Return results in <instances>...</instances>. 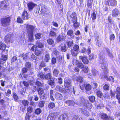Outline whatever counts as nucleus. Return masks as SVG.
<instances>
[{"mask_svg": "<svg viewBox=\"0 0 120 120\" xmlns=\"http://www.w3.org/2000/svg\"><path fill=\"white\" fill-rule=\"evenodd\" d=\"M99 61V63L101 64V68L104 72L105 74H107L108 73V69L106 60L103 56H100Z\"/></svg>", "mask_w": 120, "mask_h": 120, "instance_id": "f257e3e1", "label": "nucleus"}, {"mask_svg": "<svg viewBox=\"0 0 120 120\" xmlns=\"http://www.w3.org/2000/svg\"><path fill=\"white\" fill-rule=\"evenodd\" d=\"M38 76L41 79L45 78V79L47 80L50 79L52 78L51 74L50 72L44 75L42 72H39L38 74Z\"/></svg>", "mask_w": 120, "mask_h": 120, "instance_id": "f03ea898", "label": "nucleus"}, {"mask_svg": "<svg viewBox=\"0 0 120 120\" xmlns=\"http://www.w3.org/2000/svg\"><path fill=\"white\" fill-rule=\"evenodd\" d=\"M35 26L27 24L26 25V29L28 34H33L34 29L35 28Z\"/></svg>", "mask_w": 120, "mask_h": 120, "instance_id": "7ed1b4c3", "label": "nucleus"}, {"mask_svg": "<svg viewBox=\"0 0 120 120\" xmlns=\"http://www.w3.org/2000/svg\"><path fill=\"white\" fill-rule=\"evenodd\" d=\"M1 21L2 25L6 27L9 24L10 20L9 18H2Z\"/></svg>", "mask_w": 120, "mask_h": 120, "instance_id": "20e7f679", "label": "nucleus"}, {"mask_svg": "<svg viewBox=\"0 0 120 120\" xmlns=\"http://www.w3.org/2000/svg\"><path fill=\"white\" fill-rule=\"evenodd\" d=\"M70 11L68 12L67 14V19H68L70 17L72 21H75V20H77L76 14L75 13H73L71 15L70 14Z\"/></svg>", "mask_w": 120, "mask_h": 120, "instance_id": "39448f33", "label": "nucleus"}, {"mask_svg": "<svg viewBox=\"0 0 120 120\" xmlns=\"http://www.w3.org/2000/svg\"><path fill=\"white\" fill-rule=\"evenodd\" d=\"M6 54H2L1 58L0 59V64H3L7 59V51H6Z\"/></svg>", "mask_w": 120, "mask_h": 120, "instance_id": "423d86ee", "label": "nucleus"}, {"mask_svg": "<svg viewBox=\"0 0 120 120\" xmlns=\"http://www.w3.org/2000/svg\"><path fill=\"white\" fill-rule=\"evenodd\" d=\"M13 38V35L11 34H8L6 35L4 38L5 42L8 43H9L12 41Z\"/></svg>", "mask_w": 120, "mask_h": 120, "instance_id": "0eeeda50", "label": "nucleus"}, {"mask_svg": "<svg viewBox=\"0 0 120 120\" xmlns=\"http://www.w3.org/2000/svg\"><path fill=\"white\" fill-rule=\"evenodd\" d=\"M65 34L63 33H61L56 38V41L58 42H60L64 41L65 38Z\"/></svg>", "mask_w": 120, "mask_h": 120, "instance_id": "6e6552de", "label": "nucleus"}, {"mask_svg": "<svg viewBox=\"0 0 120 120\" xmlns=\"http://www.w3.org/2000/svg\"><path fill=\"white\" fill-rule=\"evenodd\" d=\"M71 80L67 78H65L64 81V85L65 88L69 87L71 85Z\"/></svg>", "mask_w": 120, "mask_h": 120, "instance_id": "1a4fd4ad", "label": "nucleus"}, {"mask_svg": "<svg viewBox=\"0 0 120 120\" xmlns=\"http://www.w3.org/2000/svg\"><path fill=\"white\" fill-rule=\"evenodd\" d=\"M106 4L108 5L116 6L117 4V2L116 0H108L106 1Z\"/></svg>", "mask_w": 120, "mask_h": 120, "instance_id": "9d476101", "label": "nucleus"}, {"mask_svg": "<svg viewBox=\"0 0 120 120\" xmlns=\"http://www.w3.org/2000/svg\"><path fill=\"white\" fill-rule=\"evenodd\" d=\"M73 64H75L77 66L81 68H84V65L81 62H80L77 60H74L73 61Z\"/></svg>", "mask_w": 120, "mask_h": 120, "instance_id": "9b49d317", "label": "nucleus"}, {"mask_svg": "<svg viewBox=\"0 0 120 120\" xmlns=\"http://www.w3.org/2000/svg\"><path fill=\"white\" fill-rule=\"evenodd\" d=\"M79 58L84 64H87L89 62V61L88 59L85 56H79Z\"/></svg>", "mask_w": 120, "mask_h": 120, "instance_id": "f8f14e48", "label": "nucleus"}, {"mask_svg": "<svg viewBox=\"0 0 120 120\" xmlns=\"http://www.w3.org/2000/svg\"><path fill=\"white\" fill-rule=\"evenodd\" d=\"M6 49V46L3 43L0 42V49L3 50L2 52V54H6V51L8 50H5Z\"/></svg>", "mask_w": 120, "mask_h": 120, "instance_id": "ddd939ff", "label": "nucleus"}, {"mask_svg": "<svg viewBox=\"0 0 120 120\" xmlns=\"http://www.w3.org/2000/svg\"><path fill=\"white\" fill-rule=\"evenodd\" d=\"M32 54V53L31 52H29L25 54H23L22 55V57H23V59L24 60H26L27 59L30 58V55Z\"/></svg>", "mask_w": 120, "mask_h": 120, "instance_id": "4468645a", "label": "nucleus"}, {"mask_svg": "<svg viewBox=\"0 0 120 120\" xmlns=\"http://www.w3.org/2000/svg\"><path fill=\"white\" fill-rule=\"evenodd\" d=\"M68 116L67 114H64L59 116L58 119V120H68Z\"/></svg>", "mask_w": 120, "mask_h": 120, "instance_id": "2eb2a0df", "label": "nucleus"}, {"mask_svg": "<svg viewBox=\"0 0 120 120\" xmlns=\"http://www.w3.org/2000/svg\"><path fill=\"white\" fill-rule=\"evenodd\" d=\"M116 94L117 95L116 97L118 99L119 103L120 104V88L117 87L116 89Z\"/></svg>", "mask_w": 120, "mask_h": 120, "instance_id": "dca6fc26", "label": "nucleus"}, {"mask_svg": "<svg viewBox=\"0 0 120 120\" xmlns=\"http://www.w3.org/2000/svg\"><path fill=\"white\" fill-rule=\"evenodd\" d=\"M50 79V80L48 81V84L51 86L53 88L55 86L54 80L56 79L53 78H52Z\"/></svg>", "mask_w": 120, "mask_h": 120, "instance_id": "f3484780", "label": "nucleus"}, {"mask_svg": "<svg viewBox=\"0 0 120 120\" xmlns=\"http://www.w3.org/2000/svg\"><path fill=\"white\" fill-rule=\"evenodd\" d=\"M22 18L23 19H28V14L27 11L24 10L22 15Z\"/></svg>", "mask_w": 120, "mask_h": 120, "instance_id": "a211bd4d", "label": "nucleus"}, {"mask_svg": "<svg viewBox=\"0 0 120 120\" xmlns=\"http://www.w3.org/2000/svg\"><path fill=\"white\" fill-rule=\"evenodd\" d=\"M27 5L29 11L31 10L36 5L35 4L31 2L28 3Z\"/></svg>", "mask_w": 120, "mask_h": 120, "instance_id": "6ab92c4d", "label": "nucleus"}, {"mask_svg": "<svg viewBox=\"0 0 120 120\" xmlns=\"http://www.w3.org/2000/svg\"><path fill=\"white\" fill-rule=\"evenodd\" d=\"M55 114L54 113L50 114L47 117V120H55L56 117Z\"/></svg>", "mask_w": 120, "mask_h": 120, "instance_id": "aec40b11", "label": "nucleus"}, {"mask_svg": "<svg viewBox=\"0 0 120 120\" xmlns=\"http://www.w3.org/2000/svg\"><path fill=\"white\" fill-rule=\"evenodd\" d=\"M79 110L80 112L82 113L86 116H88L89 115V112L83 109L80 108L79 109Z\"/></svg>", "mask_w": 120, "mask_h": 120, "instance_id": "412c9836", "label": "nucleus"}, {"mask_svg": "<svg viewBox=\"0 0 120 120\" xmlns=\"http://www.w3.org/2000/svg\"><path fill=\"white\" fill-rule=\"evenodd\" d=\"M36 46L37 47L40 48H43L44 47L43 44L40 42V41H36Z\"/></svg>", "mask_w": 120, "mask_h": 120, "instance_id": "4be33fe9", "label": "nucleus"}, {"mask_svg": "<svg viewBox=\"0 0 120 120\" xmlns=\"http://www.w3.org/2000/svg\"><path fill=\"white\" fill-rule=\"evenodd\" d=\"M28 41L30 42H33L34 41L33 37V34H28Z\"/></svg>", "mask_w": 120, "mask_h": 120, "instance_id": "5701e85b", "label": "nucleus"}, {"mask_svg": "<svg viewBox=\"0 0 120 120\" xmlns=\"http://www.w3.org/2000/svg\"><path fill=\"white\" fill-rule=\"evenodd\" d=\"M65 103L66 104L70 105H74L75 104H77L74 101L72 100H68L66 101L65 102Z\"/></svg>", "mask_w": 120, "mask_h": 120, "instance_id": "b1692460", "label": "nucleus"}, {"mask_svg": "<svg viewBox=\"0 0 120 120\" xmlns=\"http://www.w3.org/2000/svg\"><path fill=\"white\" fill-rule=\"evenodd\" d=\"M59 73V71L57 69H54L53 71V75L57 77L58 76Z\"/></svg>", "mask_w": 120, "mask_h": 120, "instance_id": "393cba45", "label": "nucleus"}, {"mask_svg": "<svg viewBox=\"0 0 120 120\" xmlns=\"http://www.w3.org/2000/svg\"><path fill=\"white\" fill-rule=\"evenodd\" d=\"M27 112L28 113H31L33 110V108L32 105H27Z\"/></svg>", "mask_w": 120, "mask_h": 120, "instance_id": "a878e982", "label": "nucleus"}, {"mask_svg": "<svg viewBox=\"0 0 120 120\" xmlns=\"http://www.w3.org/2000/svg\"><path fill=\"white\" fill-rule=\"evenodd\" d=\"M119 13L118 10L117 9H115L113 11L112 13V15L113 17L116 16L118 15Z\"/></svg>", "mask_w": 120, "mask_h": 120, "instance_id": "bb28decb", "label": "nucleus"}, {"mask_svg": "<svg viewBox=\"0 0 120 120\" xmlns=\"http://www.w3.org/2000/svg\"><path fill=\"white\" fill-rule=\"evenodd\" d=\"M55 97L57 99L61 100L62 98L63 97L60 94L56 93L55 94Z\"/></svg>", "mask_w": 120, "mask_h": 120, "instance_id": "cd10ccee", "label": "nucleus"}, {"mask_svg": "<svg viewBox=\"0 0 120 120\" xmlns=\"http://www.w3.org/2000/svg\"><path fill=\"white\" fill-rule=\"evenodd\" d=\"M101 119L104 120H108L109 119L108 116L105 113H103L101 114Z\"/></svg>", "mask_w": 120, "mask_h": 120, "instance_id": "c85d7f7f", "label": "nucleus"}, {"mask_svg": "<svg viewBox=\"0 0 120 120\" xmlns=\"http://www.w3.org/2000/svg\"><path fill=\"white\" fill-rule=\"evenodd\" d=\"M50 59V56L49 54H46L45 56V61L46 62H48Z\"/></svg>", "mask_w": 120, "mask_h": 120, "instance_id": "c756f323", "label": "nucleus"}, {"mask_svg": "<svg viewBox=\"0 0 120 120\" xmlns=\"http://www.w3.org/2000/svg\"><path fill=\"white\" fill-rule=\"evenodd\" d=\"M53 29L54 30H51L50 33V35L52 37L55 36L56 35V33H55V32H54V31L56 30V29L55 28H54Z\"/></svg>", "mask_w": 120, "mask_h": 120, "instance_id": "7c9ffc66", "label": "nucleus"}, {"mask_svg": "<svg viewBox=\"0 0 120 120\" xmlns=\"http://www.w3.org/2000/svg\"><path fill=\"white\" fill-rule=\"evenodd\" d=\"M38 92L39 95L41 96L44 94V91L43 89L41 88H39L38 89Z\"/></svg>", "mask_w": 120, "mask_h": 120, "instance_id": "2f4dec72", "label": "nucleus"}, {"mask_svg": "<svg viewBox=\"0 0 120 120\" xmlns=\"http://www.w3.org/2000/svg\"><path fill=\"white\" fill-rule=\"evenodd\" d=\"M76 81L80 83H82L83 81V78L81 76H79L77 78Z\"/></svg>", "mask_w": 120, "mask_h": 120, "instance_id": "473e14b6", "label": "nucleus"}, {"mask_svg": "<svg viewBox=\"0 0 120 120\" xmlns=\"http://www.w3.org/2000/svg\"><path fill=\"white\" fill-rule=\"evenodd\" d=\"M78 52L72 49L71 50V52L72 55L73 56H76L78 54Z\"/></svg>", "mask_w": 120, "mask_h": 120, "instance_id": "72a5a7b5", "label": "nucleus"}, {"mask_svg": "<svg viewBox=\"0 0 120 120\" xmlns=\"http://www.w3.org/2000/svg\"><path fill=\"white\" fill-rule=\"evenodd\" d=\"M67 49V48L65 45H63L61 47V50L62 52H65L66 51Z\"/></svg>", "mask_w": 120, "mask_h": 120, "instance_id": "f704fd0d", "label": "nucleus"}, {"mask_svg": "<svg viewBox=\"0 0 120 120\" xmlns=\"http://www.w3.org/2000/svg\"><path fill=\"white\" fill-rule=\"evenodd\" d=\"M67 44L68 46L69 47H70L73 45V41L71 39L69 41H67Z\"/></svg>", "mask_w": 120, "mask_h": 120, "instance_id": "c9c22d12", "label": "nucleus"}, {"mask_svg": "<svg viewBox=\"0 0 120 120\" xmlns=\"http://www.w3.org/2000/svg\"><path fill=\"white\" fill-rule=\"evenodd\" d=\"M87 6L90 8H91L92 5V1L91 0H87Z\"/></svg>", "mask_w": 120, "mask_h": 120, "instance_id": "e433bc0d", "label": "nucleus"}, {"mask_svg": "<svg viewBox=\"0 0 120 120\" xmlns=\"http://www.w3.org/2000/svg\"><path fill=\"white\" fill-rule=\"evenodd\" d=\"M47 42L48 44L49 45L53 44L54 42V40L51 38H49L47 40Z\"/></svg>", "mask_w": 120, "mask_h": 120, "instance_id": "4c0bfd02", "label": "nucleus"}, {"mask_svg": "<svg viewBox=\"0 0 120 120\" xmlns=\"http://www.w3.org/2000/svg\"><path fill=\"white\" fill-rule=\"evenodd\" d=\"M85 88L87 91H89L90 90L91 88V86L90 85L87 84H86Z\"/></svg>", "mask_w": 120, "mask_h": 120, "instance_id": "58836bf2", "label": "nucleus"}, {"mask_svg": "<svg viewBox=\"0 0 120 120\" xmlns=\"http://www.w3.org/2000/svg\"><path fill=\"white\" fill-rule=\"evenodd\" d=\"M91 16L92 19V22H94V20L96 19V14L95 12H93Z\"/></svg>", "mask_w": 120, "mask_h": 120, "instance_id": "ea45409f", "label": "nucleus"}, {"mask_svg": "<svg viewBox=\"0 0 120 120\" xmlns=\"http://www.w3.org/2000/svg\"><path fill=\"white\" fill-rule=\"evenodd\" d=\"M96 94L97 96L100 98H101V96L103 95L101 91L100 90H98L97 91Z\"/></svg>", "mask_w": 120, "mask_h": 120, "instance_id": "a19ab883", "label": "nucleus"}, {"mask_svg": "<svg viewBox=\"0 0 120 120\" xmlns=\"http://www.w3.org/2000/svg\"><path fill=\"white\" fill-rule=\"evenodd\" d=\"M42 35L40 33H38L35 35V38L36 39H40Z\"/></svg>", "mask_w": 120, "mask_h": 120, "instance_id": "79ce46f5", "label": "nucleus"}, {"mask_svg": "<svg viewBox=\"0 0 120 120\" xmlns=\"http://www.w3.org/2000/svg\"><path fill=\"white\" fill-rule=\"evenodd\" d=\"M22 102L23 105H28L29 102L27 100H24L22 101Z\"/></svg>", "mask_w": 120, "mask_h": 120, "instance_id": "37998d69", "label": "nucleus"}, {"mask_svg": "<svg viewBox=\"0 0 120 120\" xmlns=\"http://www.w3.org/2000/svg\"><path fill=\"white\" fill-rule=\"evenodd\" d=\"M25 65L26 67L28 68H30L31 65L30 63L29 62H26Z\"/></svg>", "mask_w": 120, "mask_h": 120, "instance_id": "c03bdc74", "label": "nucleus"}, {"mask_svg": "<svg viewBox=\"0 0 120 120\" xmlns=\"http://www.w3.org/2000/svg\"><path fill=\"white\" fill-rule=\"evenodd\" d=\"M89 98L90 101L91 102H93L95 100V97L93 96H89Z\"/></svg>", "mask_w": 120, "mask_h": 120, "instance_id": "a18cd8bd", "label": "nucleus"}, {"mask_svg": "<svg viewBox=\"0 0 120 120\" xmlns=\"http://www.w3.org/2000/svg\"><path fill=\"white\" fill-rule=\"evenodd\" d=\"M73 31L72 30H68L67 32V35L69 36H72V35Z\"/></svg>", "mask_w": 120, "mask_h": 120, "instance_id": "49530a36", "label": "nucleus"}, {"mask_svg": "<svg viewBox=\"0 0 120 120\" xmlns=\"http://www.w3.org/2000/svg\"><path fill=\"white\" fill-rule=\"evenodd\" d=\"M41 110L40 108H38L36 109L35 112V113L37 115L40 114L41 112Z\"/></svg>", "mask_w": 120, "mask_h": 120, "instance_id": "de8ad7c7", "label": "nucleus"}, {"mask_svg": "<svg viewBox=\"0 0 120 120\" xmlns=\"http://www.w3.org/2000/svg\"><path fill=\"white\" fill-rule=\"evenodd\" d=\"M32 54L30 55V58H31V59L32 60H36L37 59V57L35 56V55L32 53Z\"/></svg>", "mask_w": 120, "mask_h": 120, "instance_id": "09e8293b", "label": "nucleus"}, {"mask_svg": "<svg viewBox=\"0 0 120 120\" xmlns=\"http://www.w3.org/2000/svg\"><path fill=\"white\" fill-rule=\"evenodd\" d=\"M104 77L105 78H107L108 80L112 81L113 82H114L113 78L112 76H110L109 77V78H108V76L107 75H105L104 76Z\"/></svg>", "mask_w": 120, "mask_h": 120, "instance_id": "8fccbe9b", "label": "nucleus"}, {"mask_svg": "<svg viewBox=\"0 0 120 120\" xmlns=\"http://www.w3.org/2000/svg\"><path fill=\"white\" fill-rule=\"evenodd\" d=\"M76 21H72V22L73 23L74 26L75 27H78L79 26V24L77 22V20H75Z\"/></svg>", "mask_w": 120, "mask_h": 120, "instance_id": "3c124183", "label": "nucleus"}, {"mask_svg": "<svg viewBox=\"0 0 120 120\" xmlns=\"http://www.w3.org/2000/svg\"><path fill=\"white\" fill-rule=\"evenodd\" d=\"M73 48V50H75L78 52V51L79 50V46L76 45H75L74 46Z\"/></svg>", "mask_w": 120, "mask_h": 120, "instance_id": "603ef678", "label": "nucleus"}, {"mask_svg": "<svg viewBox=\"0 0 120 120\" xmlns=\"http://www.w3.org/2000/svg\"><path fill=\"white\" fill-rule=\"evenodd\" d=\"M17 22L19 23H22L23 22V21L21 18L20 17H18L17 19Z\"/></svg>", "mask_w": 120, "mask_h": 120, "instance_id": "864d4df0", "label": "nucleus"}, {"mask_svg": "<svg viewBox=\"0 0 120 120\" xmlns=\"http://www.w3.org/2000/svg\"><path fill=\"white\" fill-rule=\"evenodd\" d=\"M92 72L94 76L96 75L98 73L97 71L94 69H92Z\"/></svg>", "mask_w": 120, "mask_h": 120, "instance_id": "5fc2aeb1", "label": "nucleus"}, {"mask_svg": "<svg viewBox=\"0 0 120 120\" xmlns=\"http://www.w3.org/2000/svg\"><path fill=\"white\" fill-rule=\"evenodd\" d=\"M41 52L39 50H37L35 51V54L37 56H39L41 54Z\"/></svg>", "mask_w": 120, "mask_h": 120, "instance_id": "6e6d98bb", "label": "nucleus"}, {"mask_svg": "<svg viewBox=\"0 0 120 120\" xmlns=\"http://www.w3.org/2000/svg\"><path fill=\"white\" fill-rule=\"evenodd\" d=\"M104 97L106 98H109V93L107 92H106L104 95Z\"/></svg>", "mask_w": 120, "mask_h": 120, "instance_id": "4d7b16f0", "label": "nucleus"}, {"mask_svg": "<svg viewBox=\"0 0 120 120\" xmlns=\"http://www.w3.org/2000/svg\"><path fill=\"white\" fill-rule=\"evenodd\" d=\"M13 98L15 101L18 99V97L17 94L15 93H14L13 94Z\"/></svg>", "mask_w": 120, "mask_h": 120, "instance_id": "13d9d810", "label": "nucleus"}, {"mask_svg": "<svg viewBox=\"0 0 120 120\" xmlns=\"http://www.w3.org/2000/svg\"><path fill=\"white\" fill-rule=\"evenodd\" d=\"M30 115L27 113L25 117V120H30Z\"/></svg>", "mask_w": 120, "mask_h": 120, "instance_id": "bf43d9fd", "label": "nucleus"}, {"mask_svg": "<svg viewBox=\"0 0 120 120\" xmlns=\"http://www.w3.org/2000/svg\"><path fill=\"white\" fill-rule=\"evenodd\" d=\"M82 69V71L85 73H86L88 72V68L87 67H86L83 68Z\"/></svg>", "mask_w": 120, "mask_h": 120, "instance_id": "052dcab7", "label": "nucleus"}, {"mask_svg": "<svg viewBox=\"0 0 120 120\" xmlns=\"http://www.w3.org/2000/svg\"><path fill=\"white\" fill-rule=\"evenodd\" d=\"M41 10L40 11L42 13H44L46 12V9L44 7H41Z\"/></svg>", "mask_w": 120, "mask_h": 120, "instance_id": "680f3d73", "label": "nucleus"}, {"mask_svg": "<svg viewBox=\"0 0 120 120\" xmlns=\"http://www.w3.org/2000/svg\"><path fill=\"white\" fill-rule=\"evenodd\" d=\"M103 89L104 90H107L109 89V86L107 85L106 84L103 86Z\"/></svg>", "mask_w": 120, "mask_h": 120, "instance_id": "e2e57ef3", "label": "nucleus"}, {"mask_svg": "<svg viewBox=\"0 0 120 120\" xmlns=\"http://www.w3.org/2000/svg\"><path fill=\"white\" fill-rule=\"evenodd\" d=\"M106 51L107 52V53L108 54V55L110 57H112V54L110 53V52H109V49L108 48H107L106 49Z\"/></svg>", "mask_w": 120, "mask_h": 120, "instance_id": "0e129e2a", "label": "nucleus"}, {"mask_svg": "<svg viewBox=\"0 0 120 120\" xmlns=\"http://www.w3.org/2000/svg\"><path fill=\"white\" fill-rule=\"evenodd\" d=\"M72 120H80V119L78 116L75 115L73 117Z\"/></svg>", "mask_w": 120, "mask_h": 120, "instance_id": "69168bd1", "label": "nucleus"}, {"mask_svg": "<svg viewBox=\"0 0 120 120\" xmlns=\"http://www.w3.org/2000/svg\"><path fill=\"white\" fill-rule=\"evenodd\" d=\"M115 38V37L114 34H112L110 35V40L111 41L112 40H114Z\"/></svg>", "mask_w": 120, "mask_h": 120, "instance_id": "338daca9", "label": "nucleus"}, {"mask_svg": "<svg viewBox=\"0 0 120 120\" xmlns=\"http://www.w3.org/2000/svg\"><path fill=\"white\" fill-rule=\"evenodd\" d=\"M57 60L59 62H61L62 60V57L61 56H58L57 57Z\"/></svg>", "mask_w": 120, "mask_h": 120, "instance_id": "774afa93", "label": "nucleus"}]
</instances>
